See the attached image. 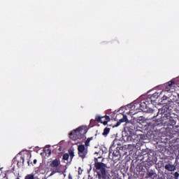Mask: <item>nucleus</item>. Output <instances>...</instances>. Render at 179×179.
Here are the masks:
<instances>
[{
	"label": "nucleus",
	"mask_w": 179,
	"mask_h": 179,
	"mask_svg": "<svg viewBox=\"0 0 179 179\" xmlns=\"http://www.w3.org/2000/svg\"><path fill=\"white\" fill-rule=\"evenodd\" d=\"M59 164H61V161L59 160V158H56L55 159L52 161L50 166L52 169H58V167H59Z\"/></svg>",
	"instance_id": "obj_7"
},
{
	"label": "nucleus",
	"mask_w": 179,
	"mask_h": 179,
	"mask_svg": "<svg viewBox=\"0 0 179 179\" xmlns=\"http://www.w3.org/2000/svg\"><path fill=\"white\" fill-rule=\"evenodd\" d=\"M90 141H93V137H90L85 141L84 145L85 148H88V146H90Z\"/></svg>",
	"instance_id": "obj_12"
},
{
	"label": "nucleus",
	"mask_w": 179,
	"mask_h": 179,
	"mask_svg": "<svg viewBox=\"0 0 179 179\" xmlns=\"http://www.w3.org/2000/svg\"><path fill=\"white\" fill-rule=\"evenodd\" d=\"M69 159V154L65 153L63 155V160H68Z\"/></svg>",
	"instance_id": "obj_19"
},
{
	"label": "nucleus",
	"mask_w": 179,
	"mask_h": 179,
	"mask_svg": "<svg viewBox=\"0 0 179 179\" xmlns=\"http://www.w3.org/2000/svg\"><path fill=\"white\" fill-rule=\"evenodd\" d=\"M56 173H58V171H56Z\"/></svg>",
	"instance_id": "obj_29"
},
{
	"label": "nucleus",
	"mask_w": 179,
	"mask_h": 179,
	"mask_svg": "<svg viewBox=\"0 0 179 179\" xmlns=\"http://www.w3.org/2000/svg\"><path fill=\"white\" fill-rule=\"evenodd\" d=\"M24 164V157H21L20 160L17 161V166L18 167H20L21 166H23Z\"/></svg>",
	"instance_id": "obj_10"
},
{
	"label": "nucleus",
	"mask_w": 179,
	"mask_h": 179,
	"mask_svg": "<svg viewBox=\"0 0 179 179\" xmlns=\"http://www.w3.org/2000/svg\"><path fill=\"white\" fill-rule=\"evenodd\" d=\"M101 118H104V117H100L99 115H96L95 117V121H96V122H103Z\"/></svg>",
	"instance_id": "obj_16"
},
{
	"label": "nucleus",
	"mask_w": 179,
	"mask_h": 179,
	"mask_svg": "<svg viewBox=\"0 0 179 179\" xmlns=\"http://www.w3.org/2000/svg\"><path fill=\"white\" fill-rule=\"evenodd\" d=\"M128 139H130L131 142H134L135 143L138 141V138L136 135L130 136L128 137Z\"/></svg>",
	"instance_id": "obj_9"
},
{
	"label": "nucleus",
	"mask_w": 179,
	"mask_h": 179,
	"mask_svg": "<svg viewBox=\"0 0 179 179\" xmlns=\"http://www.w3.org/2000/svg\"><path fill=\"white\" fill-rule=\"evenodd\" d=\"M34 173H30L27 174V176H24V179H34Z\"/></svg>",
	"instance_id": "obj_14"
},
{
	"label": "nucleus",
	"mask_w": 179,
	"mask_h": 179,
	"mask_svg": "<svg viewBox=\"0 0 179 179\" xmlns=\"http://www.w3.org/2000/svg\"><path fill=\"white\" fill-rule=\"evenodd\" d=\"M92 121H93V120H90V122H92Z\"/></svg>",
	"instance_id": "obj_28"
},
{
	"label": "nucleus",
	"mask_w": 179,
	"mask_h": 179,
	"mask_svg": "<svg viewBox=\"0 0 179 179\" xmlns=\"http://www.w3.org/2000/svg\"><path fill=\"white\" fill-rule=\"evenodd\" d=\"M87 127L86 126H80L77 129L72 130L69 134L70 139L73 141H78V139H84L85 138L86 134H87Z\"/></svg>",
	"instance_id": "obj_3"
},
{
	"label": "nucleus",
	"mask_w": 179,
	"mask_h": 179,
	"mask_svg": "<svg viewBox=\"0 0 179 179\" xmlns=\"http://www.w3.org/2000/svg\"><path fill=\"white\" fill-rule=\"evenodd\" d=\"M101 124H103V125H107V124L108 123V122L107 120H105L102 122H101Z\"/></svg>",
	"instance_id": "obj_22"
},
{
	"label": "nucleus",
	"mask_w": 179,
	"mask_h": 179,
	"mask_svg": "<svg viewBox=\"0 0 179 179\" xmlns=\"http://www.w3.org/2000/svg\"><path fill=\"white\" fill-rule=\"evenodd\" d=\"M69 178L71 179V175L69 176Z\"/></svg>",
	"instance_id": "obj_26"
},
{
	"label": "nucleus",
	"mask_w": 179,
	"mask_h": 179,
	"mask_svg": "<svg viewBox=\"0 0 179 179\" xmlns=\"http://www.w3.org/2000/svg\"><path fill=\"white\" fill-rule=\"evenodd\" d=\"M113 156L114 157H118V156H120V151L114 150L113 152Z\"/></svg>",
	"instance_id": "obj_18"
},
{
	"label": "nucleus",
	"mask_w": 179,
	"mask_h": 179,
	"mask_svg": "<svg viewBox=\"0 0 179 179\" xmlns=\"http://www.w3.org/2000/svg\"><path fill=\"white\" fill-rule=\"evenodd\" d=\"M103 118H105V120L108 122L109 121H110V116H108V115H105L104 117H103Z\"/></svg>",
	"instance_id": "obj_20"
},
{
	"label": "nucleus",
	"mask_w": 179,
	"mask_h": 179,
	"mask_svg": "<svg viewBox=\"0 0 179 179\" xmlns=\"http://www.w3.org/2000/svg\"><path fill=\"white\" fill-rule=\"evenodd\" d=\"M137 112L134 113V114H136Z\"/></svg>",
	"instance_id": "obj_30"
},
{
	"label": "nucleus",
	"mask_w": 179,
	"mask_h": 179,
	"mask_svg": "<svg viewBox=\"0 0 179 179\" xmlns=\"http://www.w3.org/2000/svg\"><path fill=\"white\" fill-rule=\"evenodd\" d=\"M156 174L155 173V172H153V171H150V172H148L147 173V178H150L152 177H153V176Z\"/></svg>",
	"instance_id": "obj_15"
},
{
	"label": "nucleus",
	"mask_w": 179,
	"mask_h": 179,
	"mask_svg": "<svg viewBox=\"0 0 179 179\" xmlns=\"http://www.w3.org/2000/svg\"><path fill=\"white\" fill-rule=\"evenodd\" d=\"M78 155L80 159H85L89 153V150L87 147H85V145L81 144L78 146Z\"/></svg>",
	"instance_id": "obj_6"
},
{
	"label": "nucleus",
	"mask_w": 179,
	"mask_h": 179,
	"mask_svg": "<svg viewBox=\"0 0 179 179\" xmlns=\"http://www.w3.org/2000/svg\"><path fill=\"white\" fill-rule=\"evenodd\" d=\"M69 156H70L71 161L72 162V159H73V157H75V152L73 151V150L72 149L69 150Z\"/></svg>",
	"instance_id": "obj_11"
},
{
	"label": "nucleus",
	"mask_w": 179,
	"mask_h": 179,
	"mask_svg": "<svg viewBox=\"0 0 179 179\" xmlns=\"http://www.w3.org/2000/svg\"><path fill=\"white\" fill-rule=\"evenodd\" d=\"M174 85H176V83L173 80L168 82V83L165 84V88L162 90L160 93L155 92L152 95H148L147 98L148 101H150L151 104H153L157 99H159L160 96L163 95L161 101L162 104H165V106H166L168 108H170V107H173L174 102L171 100V99H170V96L171 94V92H173L171 91V89L174 87ZM166 94H168L169 97L167 96Z\"/></svg>",
	"instance_id": "obj_1"
},
{
	"label": "nucleus",
	"mask_w": 179,
	"mask_h": 179,
	"mask_svg": "<svg viewBox=\"0 0 179 179\" xmlns=\"http://www.w3.org/2000/svg\"><path fill=\"white\" fill-rule=\"evenodd\" d=\"M33 163H34V164H37V159H34Z\"/></svg>",
	"instance_id": "obj_23"
},
{
	"label": "nucleus",
	"mask_w": 179,
	"mask_h": 179,
	"mask_svg": "<svg viewBox=\"0 0 179 179\" xmlns=\"http://www.w3.org/2000/svg\"><path fill=\"white\" fill-rule=\"evenodd\" d=\"M98 179H107V178H98Z\"/></svg>",
	"instance_id": "obj_27"
},
{
	"label": "nucleus",
	"mask_w": 179,
	"mask_h": 179,
	"mask_svg": "<svg viewBox=\"0 0 179 179\" xmlns=\"http://www.w3.org/2000/svg\"><path fill=\"white\" fill-rule=\"evenodd\" d=\"M166 111L161 110V118L160 119H155L152 120L151 122L148 124V127L150 129H155V127H160L163 125V124H168L169 125H176V121L170 114L164 113Z\"/></svg>",
	"instance_id": "obj_2"
},
{
	"label": "nucleus",
	"mask_w": 179,
	"mask_h": 179,
	"mask_svg": "<svg viewBox=\"0 0 179 179\" xmlns=\"http://www.w3.org/2000/svg\"><path fill=\"white\" fill-rule=\"evenodd\" d=\"M93 170L94 173H96L98 178H108L107 164L103 162H96L94 163V167Z\"/></svg>",
	"instance_id": "obj_4"
},
{
	"label": "nucleus",
	"mask_w": 179,
	"mask_h": 179,
	"mask_svg": "<svg viewBox=\"0 0 179 179\" xmlns=\"http://www.w3.org/2000/svg\"><path fill=\"white\" fill-rule=\"evenodd\" d=\"M28 166H30V161H28Z\"/></svg>",
	"instance_id": "obj_24"
},
{
	"label": "nucleus",
	"mask_w": 179,
	"mask_h": 179,
	"mask_svg": "<svg viewBox=\"0 0 179 179\" xmlns=\"http://www.w3.org/2000/svg\"><path fill=\"white\" fill-rule=\"evenodd\" d=\"M110 128L106 127V128L103 129V132L102 135H103V136H105V137L107 136V135H108V134H110Z\"/></svg>",
	"instance_id": "obj_13"
},
{
	"label": "nucleus",
	"mask_w": 179,
	"mask_h": 179,
	"mask_svg": "<svg viewBox=\"0 0 179 179\" xmlns=\"http://www.w3.org/2000/svg\"><path fill=\"white\" fill-rule=\"evenodd\" d=\"M49 155H51V150H50V152H49Z\"/></svg>",
	"instance_id": "obj_25"
},
{
	"label": "nucleus",
	"mask_w": 179,
	"mask_h": 179,
	"mask_svg": "<svg viewBox=\"0 0 179 179\" xmlns=\"http://www.w3.org/2000/svg\"><path fill=\"white\" fill-rule=\"evenodd\" d=\"M122 122H127V128L129 129V132H138L142 129V127H141V123L137 122V123H131L128 122V117H127V115H123V117L119 120L116 123L115 126H113V128L115 127H120L121 123Z\"/></svg>",
	"instance_id": "obj_5"
},
{
	"label": "nucleus",
	"mask_w": 179,
	"mask_h": 179,
	"mask_svg": "<svg viewBox=\"0 0 179 179\" xmlns=\"http://www.w3.org/2000/svg\"><path fill=\"white\" fill-rule=\"evenodd\" d=\"M174 177L176 179H178V177H179V173L178 172H175L174 173Z\"/></svg>",
	"instance_id": "obj_21"
},
{
	"label": "nucleus",
	"mask_w": 179,
	"mask_h": 179,
	"mask_svg": "<svg viewBox=\"0 0 179 179\" xmlns=\"http://www.w3.org/2000/svg\"><path fill=\"white\" fill-rule=\"evenodd\" d=\"M165 170L168 171H176V166L174 165L168 164L165 166Z\"/></svg>",
	"instance_id": "obj_8"
},
{
	"label": "nucleus",
	"mask_w": 179,
	"mask_h": 179,
	"mask_svg": "<svg viewBox=\"0 0 179 179\" xmlns=\"http://www.w3.org/2000/svg\"><path fill=\"white\" fill-rule=\"evenodd\" d=\"M143 104H145V103H135L134 106V110H135V108H136V106L141 107V108H142V107H143Z\"/></svg>",
	"instance_id": "obj_17"
}]
</instances>
